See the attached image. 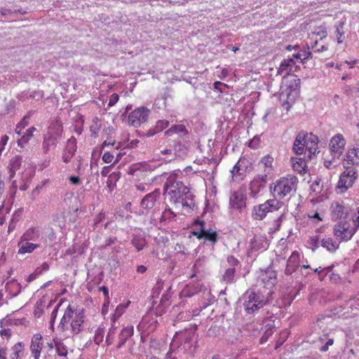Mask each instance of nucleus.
<instances>
[{"mask_svg":"<svg viewBox=\"0 0 359 359\" xmlns=\"http://www.w3.org/2000/svg\"><path fill=\"white\" fill-rule=\"evenodd\" d=\"M332 217L334 219H345L347 217L350 208L346 205L343 201H334L330 207Z\"/></svg>","mask_w":359,"mask_h":359,"instance_id":"nucleus-16","label":"nucleus"},{"mask_svg":"<svg viewBox=\"0 0 359 359\" xmlns=\"http://www.w3.org/2000/svg\"><path fill=\"white\" fill-rule=\"evenodd\" d=\"M169 126V121L165 119H161L156 121L155 126L149 128L147 133L146 136L148 137H152L156 134L163 131Z\"/></svg>","mask_w":359,"mask_h":359,"instance_id":"nucleus-26","label":"nucleus"},{"mask_svg":"<svg viewBox=\"0 0 359 359\" xmlns=\"http://www.w3.org/2000/svg\"><path fill=\"white\" fill-rule=\"evenodd\" d=\"M62 127L60 126L55 133L48 132L43 135L42 142V150L47 154L52 147H55L62 136Z\"/></svg>","mask_w":359,"mask_h":359,"instance_id":"nucleus-12","label":"nucleus"},{"mask_svg":"<svg viewBox=\"0 0 359 359\" xmlns=\"http://www.w3.org/2000/svg\"><path fill=\"white\" fill-rule=\"evenodd\" d=\"M195 332L192 329L177 332L170 343V350L192 354L196 350Z\"/></svg>","mask_w":359,"mask_h":359,"instance_id":"nucleus-2","label":"nucleus"},{"mask_svg":"<svg viewBox=\"0 0 359 359\" xmlns=\"http://www.w3.org/2000/svg\"><path fill=\"white\" fill-rule=\"evenodd\" d=\"M267 183V176L266 174L257 175L250 184V196L256 198L262 189H263Z\"/></svg>","mask_w":359,"mask_h":359,"instance_id":"nucleus-17","label":"nucleus"},{"mask_svg":"<svg viewBox=\"0 0 359 359\" xmlns=\"http://www.w3.org/2000/svg\"><path fill=\"white\" fill-rule=\"evenodd\" d=\"M243 308L248 314H253L266 305L269 300L261 292L248 290L243 294Z\"/></svg>","mask_w":359,"mask_h":359,"instance_id":"nucleus-6","label":"nucleus"},{"mask_svg":"<svg viewBox=\"0 0 359 359\" xmlns=\"http://www.w3.org/2000/svg\"><path fill=\"white\" fill-rule=\"evenodd\" d=\"M193 233L198 239H203L204 245H210L211 250L213 251L214 245L218 240V235L215 231L203 229L199 231H194Z\"/></svg>","mask_w":359,"mask_h":359,"instance_id":"nucleus-15","label":"nucleus"},{"mask_svg":"<svg viewBox=\"0 0 359 359\" xmlns=\"http://www.w3.org/2000/svg\"><path fill=\"white\" fill-rule=\"evenodd\" d=\"M175 217V215L170 209H165L161 214V217L158 218L161 222H165L167 220H170L173 219Z\"/></svg>","mask_w":359,"mask_h":359,"instance_id":"nucleus-53","label":"nucleus"},{"mask_svg":"<svg viewBox=\"0 0 359 359\" xmlns=\"http://www.w3.org/2000/svg\"><path fill=\"white\" fill-rule=\"evenodd\" d=\"M6 291L9 294L11 297L18 296L21 292V285L15 280H12L6 283Z\"/></svg>","mask_w":359,"mask_h":359,"instance_id":"nucleus-29","label":"nucleus"},{"mask_svg":"<svg viewBox=\"0 0 359 359\" xmlns=\"http://www.w3.org/2000/svg\"><path fill=\"white\" fill-rule=\"evenodd\" d=\"M355 231L347 222H339L334 226V235L341 241L350 240L355 233Z\"/></svg>","mask_w":359,"mask_h":359,"instance_id":"nucleus-14","label":"nucleus"},{"mask_svg":"<svg viewBox=\"0 0 359 359\" xmlns=\"http://www.w3.org/2000/svg\"><path fill=\"white\" fill-rule=\"evenodd\" d=\"M311 49L315 53H320L326 50L327 48L325 45L319 44L318 41H316L314 43L311 45Z\"/></svg>","mask_w":359,"mask_h":359,"instance_id":"nucleus-63","label":"nucleus"},{"mask_svg":"<svg viewBox=\"0 0 359 359\" xmlns=\"http://www.w3.org/2000/svg\"><path fill=\"white\" fill-rule=\"evenodd\" d=\"M16 100H11L5 107L4 115H8L10 116H15L16 113Z\"/></svg>","mask_w":359,"mask_h":359,"instance_id":"nucleus-48","label":"nucleus"},{"mask_svg":"<svg viewBox=\"0 0 359 359\" xmlns=\"http://www.w3.org/2000/svg\"><path fill=\"white\" fill-rule=\"evenodd\" d=\"M83 322H84V313H83V310H81L78 313H76L75 318L73 319V320L71 323L72 332L74 334H77L83 330Z\"/></svg>","mask_w":359,"mask_h":359,"instance_id":"nucleus-24","label":"nucleus"},{"mask_svg":"<svg viewBox=\"0 0 359 359\" xmlns=\"http://www.w3.org/2000/svg\"><path fill=\"white\" fill-rule=\"evenodd\" d=\"M208 258L206 257H202L198 258L194 265V269L196 272H199L203 269V266L206 263Z\"/></svg>","mask_w":359,"mask_h":359,"instance_id":"nucleus-54","label":"nucleus"},{"mask_svg":"<svg viewBox=\"0 0 359 359\" xmlns=\"http://www.w3.org/2000/svg\"><path fill=\"white\" fill-rule=\"evenodd\" d=\"M261 140L259 136H255L248 142V147L251 149H256L259 147Z\"/></svg>","mask_w":359,"mask_h":359,"instance_id":"nucleus-62","label":"nucleus"},{"mask_svg":"<svg viewBox=\"0 0 359 359\" xmlns=\"http://www.w3.org/2000/svg\"><path fill=\"white\" fill-rule=\"evenodd\" d=\"M201 290L199 283H192L187 284L180 294V298H190L197 294Z\"/></svg>","mask_w":359,"mask_h":359,"instance_id":"nucleus-23","label":"nucleus"},{"mask_svg":"<svg viewBox=\"0 0 359 359\" xmlns=\"http://www.w3.org/2000/svg\"><path fill=\"white\" fill-rule=\"evenodd\" d=\"M295 65V62L292 58L284 59L280 64L278 69V73L282 74L285 72V76L288 74V72L292 70V67Z\"/></svg>","mask_w":359,"mask_h":359,"instance_id":"nucleus-33","label":"nucleus"},{"mask_svg":"<svg viewBox=\"0 0 359 359\" xmlns=\"http://www.w3.org/2000/svg\"><path fill=\"white\" fill-rule=\"evenodd\" d=\"M1 15L3 17H6L8 15L14 14L16 13H20L21 14H25V11H22L21 9H11V8H1L0 9Z\"/></svg>","mask_w":359,"mask_h":359,"instance_id":"nucleus-56","label":"nucleus"},{"mask_svg":"<svg viewBox=\"0 0 359 359\" xmlns=\"http://www.w3.org/2000/svg\"><path fill=\"white\" fill-rule=\"evenodd\" d=\"M114 158V155L111 151H105L102 155V159L106 163H110L112 162Z\"/></svg>","mask_w":359,"mask_h":359,"instance_id":"nucleus-64","label":"nucleus"},{"mask_svg":"<svg viewBox=\"0 0 359 359\" xmlns=\"http://www.w3.org/2000/svg\"><path fill=\"white\" fill-rule=\"evenodd\" d=\"M307 243L311 250L314 252L319 247V237L318 236H312Z\"/></svg>","mask_w":359,"mask_h":359,"instance_id":"nucleus-57","label":"nucleus"},{"mask_svg":"<svg viewBox=\"0 0 359 359\" xmlns=\"http://www.w3.org/2000/svg\"><path fill=\"white\" fill-rule=\"evenodd\" d=\"M306 144V134L301 131L299 132L294 140L292 150L297 155H301L305 153V147Z\"/></svg>","mask_w":359,"mask_h":359,"instance_id":"nucleus-22","label":"nucleus"},{"mask_svg":"<svg viewBox=\"0 0 359 359\" xmlns=\"http://www.w3.org/2000/svg\"><path fill=\"white\" fill-rule=\"evenodd\" d=\"M36 130V128L34 126H32L26 130V131L23 133L22 137L18 140V144L20 147H24L31 138L33 137V133Z\"/></svg>","mask_w":359,"mask_h":359,"instance_id":"nucleus-37","label":"nucleus"},{"mask_svg":"<svg viewBox=\"0 0 359 359\" xmlns=\"http://www.w3.org/2000/svg\"><path fill=\"white\" fill-rule=\"evenodd\" d=\"M297 183L298 178L293 175L280 177L275 182L273 187L270 186V191L274 197L273 199L280 201L287 196H290L296 191Z\"/></svg>","mask_w":359,"mask_h":359,"instance_id":"nucleus-4","label":"nucleus"},{"mask_svg":"<svg viewBox=\"0 0 359 359\" xmlns=\"http://www.w3.org/2000/svg\"><path fill=\"white\" fill-rule=\"evenodd\" d=\"M236 269L233 267H230L226 269L223 276L222 280L224 282L226 283H231L234 281Z\"/></svg>","mask_w":359,"mask_h":359,"instance_id":"nucleus-49","label":"nucleus"},{"mask_svg":"<svg viewBox=\"0 0 359 359\" xmlns=\"http://www.w3.org/2000/svg\"><path fill=\"white\" fill-rule=\"evenodd\" d=\"M345 144L346 140L342 135L337 134L332 137L329 146L332 160L340 158L344 152Z\"/></svg>","mask_w":359,"mask_h":359,"instance_id":"nucleus-13","label":"nucleus"},{"mask_svg":"<svg viewBox=\"0 0 359 359\" xmlns=\"http://www.w3.org/2000/svg\"><path fill=\"white\" fill-rule=\"evenodd\" d=\"M161 198V191L158 189L146 194L141 200L140 208L142 209V213H148L149 210H154V212L159 208Z\"/></svg>","mask_w":359,"mask_h":359,"instance_id":"nucleus-8","label":"nucleus"},{"mask_svg":"<svg viewBox=\"0 0 359 359\" xmlns=\"http://www.w3.org/2000/svg\"><path fill=\"white\" fill-rule=\"evenodd\" d=\"M168 302L167 296L163 295L155 311H149L143 316L137 326L138 330L147 335L153 332L158 326L157 316H161L165 312L168 306Z\"/></svg>","mask_w":359,"mask_h":359,"instance_id":"nucleus-3","label":"nucleus"},{"mask_svg":"<svg viewBox=\"0 0 359 359\" xmlns=\"http://www.w3.org/2000/svg\"><path fill=\"white\" fill-rule=\"evenodd\" d=\"M252 250L265 251L269 246V240L265 234H255L250 241Z\"/></svg>","mask_w":359,"mask_h":359,"instance_id":"nucleus-18","label":"nucleus"},{"mask_svg":"<svg viewBox=\"0 0 359 359\" xmlns=\"http://www.w3.org/2000/svg\"><path fill=\"white\" fill-rule=\"evenodd\" d=\"M77 149V141L76 139L72 136L67 140L66 145L64 151L75 155Z\"/></svg>","mask_w":359,"mask_h":359,"instance_id":"nucleus-43","label":"nucleus"},{"mask_svg":"<svg viewBox=\"0 0 359 359\" xmlns=\"http://www.w3.org/2000/svg\"><path fill=\"white\" fill-rule=\"evenodd\" d=\"M357 177L355 169L347 168L341 174L337 188L340 190L341 193L345 192L353 185Z\"/></svg>","mask_w":359,"mask_h":359,"instance_id":"nucleus-11","label":"nucleus"},{"mask_svg":"<svg viewBox=\"0 0 359 359\" xmlns=\"http://www.w3.org/2000/svg\"><path fill=\"white\" fill-rule=\"evenodd\" d=\"M149 114L150 110L145 107L136 108L128 114L127 123L130 126L138 128L147 121Z\"/></svg>","mask_w":359,"mask_h":359,"instance_id":"nucleus-10","label":"nucleus"},{"mask_svg":"<svg viewBox=\"0 0 359 359\" xmlns=\"http://www.w3.org/2000/svg\"><path fill=\"white\" fill-rule=\"evenodd\" d=\"M173 134H180L182 135H187L189 134L188 130L183 124L172 125L169 129L165 132V135L170 136Z\"/></svg>","mask_w":359,"mask_h":359,"instance_id":"nucleus-34","label":"nucleus"},{"mask_svg":"<svg viewBox=\"0 0 359 359\" xmlns=\"http://www.w3.org/2000/svg\"><path fill=\"white\" fill-rule=\"evenodd\" d=\"M247 196L241 190L231 193L229 198V208L230 212L237 211L239 213L246 208Z\"/></svg>","mask_w":359,"mask_h":359,"instance_id":"nucleus-9","label":"nucleus"},{"mask_svg":"<svg viewBox=\"0 0 359 359\" xmlns=\"http://www.w3.org/2000/svg\"><path fill=\"white\" fill-rule=\"evenodd\" d=\"M40 238V231L37 228H29L22 235L23 241H36Z\"/></svg>","mask_w":359,"mask_h":359,"instance_id":"nucleus-32","label":"nucleus"},{"mask_svg":"<svg viewBox=\"0 0 359 359\" xmlns=\"http://www.w3.org/2000/svg\"><path fill=\"white\" fill-rule=\"evenodd\" d=\"M321 246L330 252H334L338 249L339 243L334 241L330 237L323 238L321 241Z\"/></svg>","mask_w":359,"mask_h":359,"instance_id":"nucleus-38","label":"nucleus"},{"mask_svg":"<svg viewBox=\"0 0 359 359\" xmlns=\"http://www.w3.org/2000/svg\"><path fill=\"white\" fill-rule=\"evenodd\" d=\"M130 243L135 248L137 252H140L144 249L147 241L143 234L137 233L132 236Z\"/></svg>","mask_w":359,"mask_h":359,"instance_id":"nucleus-28","label":"nucleus"},{"mask_svg":"<svg viewBox=\"0 0 359 359\" xmlns=\"http://www.w3.org/2000/svg\"><path fill=\"white\" fill-rule=\"evenodd\" d=\"M224 327L217 324H213L207 331V335L210 337H219L223 334Z\"/></svg>","mask_w":359,"mask_h":359,"instance_id":"nucleus-44","label":"nucleus"},{"mask_svg":"<svg viewBox=\"0 0 359 359\" xmlns=\"http://www.w3.org/2000/svg\"><path fill=\"white\" fill-rule=\"evenodd\" d=\"M300 83V79L294 76L289 81L286 88L280 93L279 100L283 110L288 111L295 102L296 98L299 94Z\"/></svg>","mask_w":359,"mask_h":359,"instance_id":"nucleus-5","label":"nucleus"},{"mask_svg":"<svg viewBox=\"0 0 359 359\" xmlns=\"http://www.w3.org/2000/svg\"><path fill=\"white\" fill-rule=\"evenodd\" d=\"M22 162V156H20L19 155H15L11 158L9 165H8L9 171H10L9 177L11 179L12 177H13V176L15 174V172L20 168Z\"/></svg>","mask_w":359,"mask_h":359,"instance_id":"nucleus-30","label":"nucleus"},{"mask_svg":"<svg viewBox=\"0 0 359 359\" xmlns=\"http://www.w3.org/2000/svg\"><path fill=\"white\" fill-rule=\"evenodd\" d=\"M203 299H205L207 301L201 300V303L199 304V311L205 309L215 302V297L211 294L210 292H204Z\"/></svg>","mask_w":359,"mask_h":359,"instance_id":"nucleus-46","label":"nucleus"},{"mask_svg":"<svg viewBox=\"0 0 359 359\" xmlns=\"http://www.w3.org/2000/svg\"><path fill=\"white\" fill-rule=\"evenodd\" d=\"M293 57L299 59L302 62L304 63L306 60L312 57V53L308 46L306 48L301 50L297 54H294Z\"/></svg>","mask_w":359,"mask_h":359,"instance_id":"nucleus-45","label":"nucleus"},{"mask_svg":"<svg viewBox=\"0 0 359 359\" xmlns=\"http://www.w3.org/2000/svg\"><path fill=\"white\" fill-rule=\"evenodd\" d=\"M24 349V344L22 342H18L12 347V353L11 355V359H19L20 353Z\"/></svg>","mask_w":359,"mask_h":359,"instance_id":"nucleus-50","label":"nucleus"},{"mask_svg":"<svg viewBox=\"0 0 359 359\" xmlns=\"http://www.w3.org/2000/svg\"><path fill=\"white\" fill-rule=\"evenodd\" d=\"M282 203L276 199H269L264 203L255 205L252 208L251 216L253 219L262 220L267 213L273 212L281 208Z\"/></svg>","mask_w":359,"mask_h":359,"instance_id":"nucleus-7","label":"nucleus"},{"mask_svg":"<svg viewBox=\"0 0 359 359\" xmlns=\"http://www.w3.org/2000/svg\"><path fill=\"white\" fill-rule=\"evenodd\" d=\"M23 213L22 208L15 210L12 214L11 218L9 221L8 232L13 231L16 226V224L21 219Z\"/></svg>","mask_w":359,"mask_h":359,"instance_id":"nucleus-36","label":"nucleus"},{"mask_svg":"<svg viewBox=\"0 0 359 359\" xmlns=\"http://www.w3.org/2000/svg\"><path fill=\"white\" fill-rule=\"evenodd\" d=\"M344 23L342 22H339L338 25L336 26V37L338 43H341L344 39V32H343Z\"/></svg>","mask_w":359,"mask_h":359,"instance_id":"nucleus-51","label":"nucleus"},{"mask_svg":"<svg viewBox=\"0 0 359 359\" xmlns=\"http://www.w3.org/2000/svg\"><path fill=\"white\" fill-rule=\"evenodd\" d=\"M292 168L295 171L302 173L305 170L306 163L303 158H292Z\"/></svg>","mask_w":359,"mask_h":359,"instance_id":"nucleus-47","label":"nucleus"},{"mask_svg":"<svg viewBox=\"0 0 359 359\" xmlns=\"http://www.w3.org/2000/svg\"><path fill=\"white\" fill-rule=\"evenodd\" d=\"M127 305L119 304L117 306L111 318L117 320L125 312Z\"/></svg>","mask_w":359,"mask_h":359,"instance_id":"nucleus-55","label":"nucleus"},{"mask_svg":"<svg viewBox=\"0 0 359 359\" xmlns=\"http://www.w3.org/2000/svg\"><path fill=\"white\" fill-rule=\"evenodd\" d=\"M313 34L320 37V39L325 38L327 36V29L324 26L318 27L313 32Z\"/></svg>","mask_w":359,"mask_h":359,"instance_id":"nucleus-61","label":"nucleus"},{"mask_svg":"<svg viewBox=\"0 0 359 359\" xmlns=\"http://www.w3.org/2000/svg\"><path fill=\"white\" fill-rule=\"evenodd\" d=\"M273 158L270 154H267L261 158L259 164L264 167L263 174H266L268 176L271 172L273 170Z\"/></svg>","mask_w":359,"mask_h":359,"instance_id":"nucleus-35","label":"nucleus"},{"mask_svg":"<svg viewBox=\"0 0 359 359\" xmlns=\"http://www.w3.org/2000/svg\"><path fill=\"white\" fill-rule=\"evenodd\" d=\"M73 315L74 311L72 309L71 306L69 305L64 313V316L61 318L58 326V327L60 328L61 330L65 331L67 329L66 324L72 318H73Z\"/></svg>","mask_w":359,"mask_h":359,"instance_id":"nucleus-40","label":"nucleus"},{"mask_svg":"<svg viewBox=\"0 0 359 359\" xmlns=\"http://www.w3.org/2000/svg\"><path fill=\"white\" fill-rule=\"evenodd\" d=\"M176 186V189L168 191V194L170 196V202L177 208H182L187 212H191L196 206L194 195L190 191V188L184 183L177 184Z\"/></svg>","mask_w":359,"mask_h":359,"instance_id":"nucleus-1","label":"nucleus"},{"mask_svg":"<svg viewBox=\"0 0 359 359\" xmlns=\"http://www.w3.org/2000/svg\"><path fill=\"white\" fill-rule=\"evenodd\" d=\"M29 186V180H22L19 182H18L16 180H14L13 182V187L15 189H19L21 191H25L28 189Z\"/></svg>","mask_w":359,"mask_h":359,"instance_id":"nucleus-52","label":"nucleus"},{"mask_svg":"<svg viewBox=\"0 0 359 359\" xmlns=\"http://www.w3.org/2000/svg\"><path fill=\"white\" fill-rule=\"evenodd\" d=\"M41 245L37 243H32L29 241L22 242L18 250V253L24 255L26 253H32L35 249L40 248Z\"/></svg>","mask_w":359,"mask_h":359,"instance_id":"nucleus-39","label":"nucleus"},{"mask_svg":"<svg viewBox=\"0 0 359 359\" xmlns=\"http://www.w3.org/2000/svg\"><path fill=\"white\" fill-rule=\"evenodd\" d=\"M183 183L177 180V173L173 172L169 175L164 184L163 190L168 194V191L177 188V184Z\"/></svg>","mask_w":359,"mask_h":359,"instance_id":"nucleus-31","label":"nucleus"},{"mask_svg":"<svg viewBox=\"0 0 359 359\" xmlns=\"http://www.w3.org/2000/svg\"><path fill=\"white\" fill-rule=\"evenodd\" d=\"M310 141L306 140V144L305 147V151L307 150L310 154H315L318 151V147L316 142L314 143L309 142Z\"/></svg>","mask_w":359,"mask_h":359,"instance_id":"nucleus-59","label":"nucleus"},{"mask_svg":"<svg viewBox=\"0 0 359 359\" xmlns=\"http://www.w3.org/2000/svg\"><path fill=\"white\" fill-rule=\"evenodd\" d=\"M172 147L175 156H180L185 154L187 151V147L180 140L173 141V145Z\"/></svg>","mask_w":359,"mask_h":359,"instance_id":"nucleus-42","label":"nucleus"},{"mask_svg":"<svg viewBox=\"0 0 359 359\" xmlns=\"http://www.w3.org/2000/svg\"><path fill=\"white\" fill-rule=\"evenodd\" d=\"M104 335V330L103 328H98L95 331L94 341L96 344L99 345L103 341Z\"/></svg>","mask_w":359,"mask_h":359,"instance_id":"nucleus-58","label":"nucleus"},{"mask_svg":"<svg viewBox=\"0 0 359 359\" xmlns=\"http://www.w3.org/2000/svg\"><path fill=\"white\" fill-rule=\"evenodd\" d=\"M344 160L348 165H359V147L348 149Z\"/></svg>","mask_w":359,"mask_h":359,"instance_id":"nucleus-27","label":"nucleus"},{"mask_svg":"<svg viewBox=\"0 0 359 359\" xmlns=\"http://www.w3.org/2000/svg\"><path fill=\"white\" fill-rule=\"evenodd\" d=\"M43 346V337L41 334H35L32 338L30 344V351L34 359H39L42 348Z\"/></svg>","mask_w":359,"mask_h":359,"instance_id":"nucleus-20","label":"nucleus"},{"mask_svg":"<svg viewBox=\"0 0 359 359\" xmlns=\"http://www.w3.org/2000/svg\"><path fill=\"white\" fill-rule=\"evenodd\" d=\"M258 283L271 290L276 283V274L271 271H262L259 276Z\"/></svg>","mask_w":359,"mask_h":359,"instance_id":"nucleus-19","label":"nucleus"},{"mask_svg":"<svg viewBox=\"0 0 359 359\" xmlns=\"http://www.w3.org/2000/svg\"><path fill=\"white\" fill-rule=\"evenodd\" d=\"M133 326H127L123 327L118 335L117 348H121L123 346L126 344V341L133 335Z\"/></svg>","mask_w":359,"mask_h":359,"instance_id":"nucleus-25","label":"nucleus"},{"mask_svg":"<svg viewBox=\"0 0 359 359\" xmlns=\"http://www.w3.org/2000/svg\"><path fill=\"white\" fill-rule=\"evenodd\" d=\"M54 346L57 355L59 357L65 358L68 355L67 346L61 341L54 340Z\"/></svg>","mask_w":359,"mask_h":359,"instance_id":"nucleus-41","label":"nucleus"},{"mask_svg":"<svg viewBox=\"0 0 359 359\" xmlns=\"http://www.w3.org/2000/svg\"><path fill=\"white\" fill-rule=\"evenodd\" d=\"M300 262V255L297 251L292 252L291 255L287 260L285 269V274L287 276L292 275L299 267Z\"/></svg>","mask_w":359,"mask_h":359,"instance_id":"nucleus-21","label":"nucleus"},{"mask_svg":"<svg viewBox=\"0 0 359 359\" xmlns=\"http://www.w3.org/2000/svg\"><path fill=\"white\" fill-rule=\"evenodd\" d=\"M31 117V112L29 111L27 115L21 119V121L17 124L18 128L25 129L29 125V119Z\"/></svg>","mask_w":359,"mask_h":359,"instance_id":"nucleus-60","label":"nucleus"}]
</instances>
